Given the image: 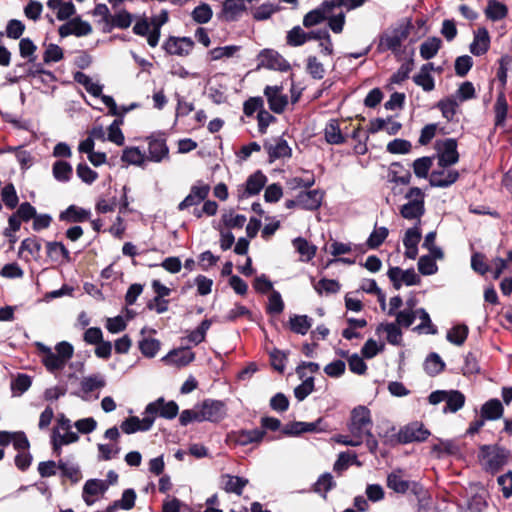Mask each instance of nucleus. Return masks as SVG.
Returning a JSON list of instances; mask_svg holds the SVG:
<instances>
[{"label": "nucleus", "instance_id": "4d7b16f0", "mask_svg": "<svg viewBox=\"0 0 512 512\" xmlns=\"http://www.w3.org/2000/svg\"><path fill=\"white\" fill-rule=\"evenodd\" d=\"M413 81L426 92L432 91L435 87L433 76L421 69L413 76Z\"/></svg>", "mask_w": 512, "mask_h": 512}, {"label": "nucleus", "instance_id": "e2e57ef3", "mask_svg": "<svg viewBox=\"0 0 512 512\" xmlns=\"http://www.w3.org/2000/svg\"><path fill=\"white\" fill-rule=\"evenodd\" d=\"M213 12L208 4H201L192 11V18L200 24H205L212 18Z\"/></svg>", "mask_w": 512, "mask_h": 512}, {"label": "nucleus", "instance_id": "e433bc0d", "mask_svg": "<svg viewBox=\"0 0 512 512\" xmlns=\"http://www.w3.org/2000/svg\"><path fill=\"white\" fill-rule=\"evenodd\" d=\"M293 247L300 255V260L304 262L310 261L316 254L317 248L302 237L295 238L292 241Z\"/></svg>", "mask_w": 512, "mask_h": 512}, {"label": "nucleus", "instance_id": "c03bdc74", "mask_svg": "<svg viewBox=\"0 0 512 512\" xmlns=\"http://www.w3.org/2000/svg\"><path fill=\"white\" fill-rule=\"evenodd\" d=\"M31 378L26 374H18L11 381V391L13 396H20L31 386Z\"/></svg>", "mask_w": 512, "mask_h": 512}, {"label": "nucleus", "instance_id": "09e8293b", "mask_svg": "<svg viewBox=\"0 0 512 512\" xmlns=\"http://www.w3.org/2000/svg\"><path fill=\"white\" fill-rule=\"evenodd\" d=\"M212 322L209 319H205L201 324L193 331H190L187 338L189 342L198 345L205 340L206 333L209 330Z\"/></svg>", "mask_w": 512, "mask_h": 512}, {"label": "nucleus", "instance_id": "a19ab883", "mask_svg": "<svg viewBox=\"0 0 512 512\" xmlns=\"http://www.w3.org/2000/svg\"><path fill=\"white\" fill-rule=\"evenodd\" d=\"M75 81L83 85L88 93L92 96L99 97L102 93V86L94 82L88 75L77 72L74 77Z\"/></svg>", "mask_w": 512, "mask_h": 512}, {"label": "nucleus", "instance_id": "6ab92c4d", "mask_svg": "<svg viewBox=\"0 0 512 512\" xmlns=\"http://www.w3.org/2000/svg\"><path fill=\"white\" fill-rule=\"evenodd\" d=\"M109 485L107 484V481L99 480V479H90L88 480L84 487L82 492V498L84 502L91 506L95 503L97 496L103 494L107 489Z\"/></svg>", "mask_w": 512, "mask_h": 512}, {"label": "nucleus", "instance_id": "8fccbe9b", "mask_svg": "<svg viewBox=\"0 0 512 512\" xmlns=\"http://www.w3.org/2000/svg\"><path fill=\"white\" fill-rule=\"evenodd\" d=\"M122 161L140 166L145 161V155L137 147H127L123 150Z\"/></svg>", "mask_w": 512, "mask_h": 512}, {"label": "nucleus", "instance_id": "79ce46f5", "mask_svg": "<svg viewBox=\"0 0 512 512\" xmlns=\"http://www.w3.org/2000/svg\"><path fill=\"white\" fill-rule=\"evenodd\" d=\"M494 111H495V125L503 126L504 122L506 120V117H507V113H508V103H507L506 97L503 92H500L497 97V100H496V103L494 106Z\"/></svg>", "mask_w": 512, "mask_h": 512}, {"label": "nucleus", "instance_id": "680f3d73", "mask_svg": "<svg viewBox=\"0 0 512 512\" xmlns=\"http://www.w3.org/2000/svg\"><path fill=\"white\" fill-rule=\"evenodd\" d=\"M417 317L421 320V323L416 327L417 330L426 334H435L437 332V329L433 326L430 316L425 309H418Z\"/></svg>", "mask_w": 512, "mask_h": 512}, {"label": "nucleus", "instance_id": "f257e3e1", "mask_svg": "<svg viewBox=\"0 0 512 512\" xmlns=\"http://www.w3.org/2000/svg\"><path fill=\"white\" fill-rule=\"evenodd\" d=\"M372 425L371 412L366 406L360 405L351 411L348 425L350 434L357 439H361L362 443L365 439L368 449L374 453L377 450L378 442L372 435Z\"/></svg>", "mask_w": 512, "mask_h": 512}, {"label": "nucleus", "instance_id": "a211bd4d", "mask_svg": "<svg viewBox=\"0 0 512 512\" xmlns=\"http://www.w3.org/2000/svg\"><path fill=\"white\" fill-rule=\"evenodd\" d=\"M92 32L91 25L81 20L80 18H73L67 23L59 27V35L64 38L69 35H75L77 37L89 35Z\"/></svg>", "mask_w": 512, "mask_h": 512}, {"label": "nucleus", "instance_id": "c85d7f7f", "mask_svg": "<svg viewBox=\"0 0 512 512\" xmlns=\"http://www.w3.org/2000/svg\"><path fill=\"white\" fill-rule=\"evenodd\" d=\"M322 198L319 190L301 192L297 195V205L306 210H316L320 207Z\"/></svg>", "mask_w": 512, "mask_h": 512}, {"label": "nucleus", "instance_id": "774afa93", "mask_svg": "<svg viewBox=\"0 0 512 512\" xmlns=\"http://www.w3.org/2000/svg\"><path fill=\"white\" fill-rule=\"evenodd\" d=\"M432 166V160L429 157L418 158L413 163V170L417 177L426 178Z\"/></svg>", "mask_w": 512, "mask_h": 512}, {"label": "nucleus", "instance_id": "c756f323", "mask_svg": "<svg viewBox=\"0 0 512 512\" xmlns=\"http://www.w3.org/2000/svg\"><path fill=\"white\" fill-rule=\"evenodd\" d=\"M314 37H319L316 31L305 32L300 26H295L287 32L286 42L289 46L298 47Z\"/></svg>", "mask_w": 512, "mask_h": 512}, {"label": "nucleus", "instance_id": "f3484780", "mask_svg": "<svg viewBox=\"0 0 512 512\" xmlns=\"http://www.w3.org/2000/svg\"><path fill=\"white\" fill-rule=\"evenodd\" d=\"M154 423V417L144 413L143 418L131 416L121 423V430L125 434H133L139 431H148Z\"/></svg>", "mask_w": 512, "mask_h": 512}, {"label": "nucleus", "instance_id": "c9c22d12", "mask_svg": "<svg viewBox=\"0 0 512 512\" xmlns=\"http://www.w3.org/2000/svg\"><path fill=\"white\" fill-rule=\"evenodd\" d=\"M504 408L498 399H491L481 407V417L485 420H497L503 416Z\"/></svg>", "mask_w": 512, "mask_h": 512}, {"label": "nucleus", "instance_id": "1a4fd4ad", "mask_svg": "<svg viewBox=\"0 0 512 512\" xmlns=\"http://www.w3.org/2000/svg\"><path fill=\"white\" fill-rule=\"evenodd\" d=\"M266 182L267 177L261 171L254 172L248 177L244 185L238 187V197L243 199L257 195L263 189Z\"/></svg>", "mask_w": 512, "mask_h": 512}, {"label": "nucleus", "instance_id": "cd10ccee", "mask_svg": "<svg viewBox=\"0 0 512 512\" xmlns=\"http://www.w3.org/2000/svg\"><path fill=\"white\" fill-rule=\"evenodd\" d=\"M265 149L269 155L270 162L277 159L289 158L292 153L288 143L283 139H276L271 143H266Z\"/></svg>", "mask_w": 512, "mask_h": 512}, {"label": "nucleus", "instance_id": "052dcab7", "mask_svg": "<svg viewBox=\"0 0 512 512\" xmlns=\"http://www.w3.org/2000/svg\"><path fill=\"white\" fill-rule=\"evenodd\" d=\"M132 23V15L126 10H121L114 14L110 21V28L117 27L121 29L128 28Z\"/></svg>", "mask_w": 512, "mask_h": 512}, {"label": "nucleus", "instance_id": "58836bf2", "mask_svg": "<svg viewBox=\"0 0 512 512\" xmlns=\"http://www.w3.org/2000/svg\"><path fill=\"white\" fill-rule=\"evenodd\" d=\"M507 7L497 0H489L485 9L487 18L492 21H498L506 17Z\"/></svg>", "mask_w": 512, "mask_h": 512}, {"label": "nucleus", "instance_id": "4be33fe9", "mask_svg": "<svg viewBox=\"0 0 512 512\" xmlns=\"http://www.w3.org/2000/svg\"><path fill=\"white\" fill-rule=\"evenodd\" d=\"M249 480L243 477L231 474H223L220 476L219 485L227 493H234L240 496L243 489L248 485Z\"/></svg>", "mask_w": 512, "mask_h": 512}, {"label": "nucleus", "instance_id": "9b49d317", "mask_svg": "<svg viewBox=\"0 0 512 512\" xmlns=\"http://www.w3.org/2000/svg\"><path fill=\"white\" fill-rule=\"evenodd\" d=\"M395 289L399 290L403 284L407 286L416 285L420 282V277L414 269L402 270L399 267H392L387 273Z\"/></svg>", "mask_w": 512, "mask_h": 512}, {"label": "nucleus", "instance_id": "2eb2a0df", "mask_svg": "<svg viewBox=\"0 0 512 512\" xmlns=\"http://www.w3.org/2000/svg\"><path fill=\"white\" fill-rule=\"evenodd\" d=\"M210 191V187L204 183H197L191 187L190 193L178 205L180 211H184L190 207L197 206L206 199Z\"/></svg>", "mask_w": 512, "mask_h": 512}, {"label": "nucleus", "instance_id": "f8f14e48", "mask_svg": "<svg viewBox=\"0 0 512 512\" xmlns=\"http://www.w3.org/2000/svg\"><path fill=\"white\" fill-rule=\"evenodd\" d=\"M450 166H439L432 171L429 177L430 185L433 187H448L459 178V173Z\"/></svg>", "mask_w": 512, "mask_h": 512}, {"label": "nucleus", "instance_id": "72a5a7b5", "mask_svg": "<svg viewBox=\"0 0 512 512\" xmlns=\"http://www.w3.org/2000/svg\"><path fill=\"white\" fill-rule=\"evenodd\" d=\"M90 211L84 208L70 205L65 211L61 212L59 218L68 223L84 222L90 218Z\"/></svg>", "mask_w": 512, "mask_h": 512}, {"label": "nucleus", "instance_id": "ddd939ff", "mask_svg": "<svg viewBox=\"0 0 512 512\" xmlns=\"http://www.w3.org/2000/svg\"><path fill=\"white\" fill-rule=\"evenodd\" d=\"M264 95L267 98L269 108L274 113L280 114L285 110L288 104V98L283 94V86H266Z\"/></svg>", "mask_w": 512, "mask_h": 512}, {"label": "nucleus", "instance_id": "423d86ee", "mask_svg": "<svg viewBox=\"0 0 512 512\" xmlns=\"http://www.w3.org/2000/svg\"><path fill=\"white\" fill-rule=\"evenodd\" d=\"M438 166H451L458 162L459 154L455 139L446 138L436 142Z\"/></svg>", "mask_w": 512, "mask_h": 512}, {"label": "nucleus", "instance_id": "20e7f679", "mask_svg": "<svg viewBox=\"0 0 512 512\" xmlns=\"http://www.w3.org/2000/svg\"><path fill=\"white\" fill-rule=\"evenodd\" d=\"M407 202L400 208V214L407 220H420L425 212L424 192L418 187H412L405 194Z\"/></svg>", "mask_w": 512, "mask_h": 512}, {"label": "nucleus", "instance_id": "393cba45", "mask_svg": "<svg viewBox=\"0 0 512 512\" xmlns=\"http://www.w3.org/2000/svg\"><path fill=\"white\" fill-rule=\"evenodd\" d=\"M79 440V435L72 429L69 430H53L51 442L53 450L60 454L61 448L66 445L76 443Z\"/></svg>", "mask_w": 512, "mask_h": 512}, {"label": "nucleus", "instance_id": "7c9ffc66", "mask_svg": "<svg viewBox=\"0 0 512 512\" xmlns=\"http://www.w3.org/2000/svg\"><path fill=\"white\" fill-rule=\"evenodd\" d=\"M12 444L18 452L29 449V441L24 432H4L2 431V447Z\"/></svg>", "mask_w": 512, "mask_h": 512}, {"label": "nucleus", "instance_id": "603ef678", "mask_svg": "<svg viewBox=\"0 0 512 512\" xmlns=\"http://www.w3.org/2000/svg\"><path fill=\"white\" fill-rule=\"evenodd\" d=\"M58 467L62 471V475L77 483L82 478L80 468L77 464L59 461Z\"/></svg>", "mask_w": 512, "mask_h": 512}, {"label": "nucleus", "instance_id": "f704fd0d", "mask_svg": "<svg viewBox=\"0 0 512 512\" xmlns=\"http://www.w3.org/2000/svg\"><path fill=\"white\" fill-rule=\"evenodd\" d=\"M376 332L378 334L385 333L388 343L391 345H400L402 342V332L400 326L395 323H381L378 325Z\"/></svg>", "mask_w": 512, "mask_h": 512}, {"label": "nucleus", "instance_id": "4c0bfd02", "mask_svg": "<svg viewBox=\"0 0 512 512\" xmlns=\"http://www.w3.org/2000/svg\"><path fill=\"white\" fill-rule=\"evenodd\" d=\"M290 329L301 335H305L312 326V319L307 315H293L289 320Z\"/></svg>", "mask_w": 512, "mask_h": 512}, {"label": "nucleus", "instance_id": "0eeeda50", "mask_svg": "<svg viewBox=\"0 0 512 512\" xmlns=\"http://www.w3.org/2000/svg\"><path fill=\"white\" fill-rule=\"evenodd\" d=\"M387 487L396 493L404 494L407 491L415 495L422 493V486L417 482H410L404 479L403 471L398 469L387 476Z\"/></svg>", "mask_w": 512, "mask_h": 512}, {"label": "nucleus", "instance_id": "3c124183", "mask_svg": "<svg viewBox=\"0 0 512 512\" xmlns=\"http://www.w3.org/2000/svg\"><path fill=\"white\" fill-rule=\"evenodd\" d=\"M468 335V327L466 325H456L447 333V340L455 345H462Z\"/></svg>", "mask_w": 512, "mask_h": 512}, {"label": "nucleus", "instance_id": "338daca9", "mask_svg": "<svg viewBox=\"0 0 512 512\" xmlns=\"http://www.w3.org/2000/svg\"><path fill=\"white\" fill-rule=\"evenodd\" d=\"M2 202L9 209L17 207L19 198L13 185L9 184L2 188Z\"/></svg>", "mask_w": 512, "mask_h": 512}, {"label": "nucleus", "instance_id": "39448f33", "mask_svg": "<svg viewBox=\"0 0 512 512\" xmlns=\"http://www.w3.org/2000/svg\"><path fill=\"white\" fill-rule=\"evenodd\" d=\"M429 403L437 405L441 402H446L444 412L455 413L460 410L465 404V396L457 390H437L429 395Z\"/></svg>", "mask_w": 512, "mask_h": 512}, {"label": "nucleus", "instance_id": "6e6d98bb", "mask_svg": "<svg viewBox=\"0 0 512 512\" xmlns=\"http://www.w3.org/2000/svg\"><path fill=\"white\" fill-rule=\"evenodd\" d=\"M121 124L122 120H114L113 123L108 127L107 140L118 146L124 145L125 142L124 134L120 129Z\"/></svg>", "mask_w": 512, "mask_h": 512}, {"label": "nucleus", "instance_id": "49530a36", "mask_svg": "<svg viewBox=\"0 0 512 512\" xmlns=\"http://www.w3.org/2000/svg\"><path fill=\"white\" fill-rule=\"evenodd\" d=\"M136 499V493L133 489H127L123 492L122 497L119 501L115 502L112 506L108 507L107 512H114L117 507L124 510H130Z\"/></svg>", "mask_w": 512, "mask_h": 512}, {"label": "nucleus", "instance_id": "473e14b6", "mask_svg": "<svg viewBox=\"0 0 512 512\" xmlns=\"http://www.w3.org/2000/svg\"><path fill=\"white\" fill-rule=\"evenodd\" d=\"M169 149L163 139H151L148 143V159L159 163L168 157Z\"/></svg>", "mask_w": 512, "mask_h": 512}, {"label": "nucleus", "instance_id": "69168bd1", "mask_svg": "<svg viewBox=\"0 0 512 512\" xmlns=\"http://www.w3.org/2000/svg\"><path fill=\"white\" fill-rule=\"evenodd\" d=\"M389 231L386 227L375 228L370 234L367 245L374 249L379 247L387 238Z\"/></svg>", "mask_w": 512, "mask_h": 512}, {"label": "nucleus", "instance_id": "13d9d810", "mask_svg": "<svg viewBox=\"0 0 512 512\" xmlns=\"http://www.w3.org/2000/svg\"><path fill=\"white\" fill-rule=\"evenodd\" d=\"M315 291L319 294H332L340 290V285L333 279H322L314 284Z\"/></svg>", "mask_w": 512, "mask_h": 512}, {"label": "nucleus", "instance_id": "f03ea898", "mask_svg": "<svg viewBox=\"0 0 512 512\" xmlns=\"http://www.w3.org/2000/svg\"><path fill=\"white\" fill-rule=\"evenodd\" d=\"M37 347L43 364L50 372L62 370L74 353L73 346L66 341L58 343L54 350L42 343H37Z\"/></svg>", "mask_w": 512, "mask_h": 512}, {"label": "nucleus", "instance_id": "5701e85b", "mask_svg": "<svg viewBox=\"0 0 512 512\" xmlns=\"http://www.w3.org/2000/svg\"><path fill=\"white\" fill-rule=\"evenodd\" d=\"M429 431L424 428L423 424L414 422L403 429L399 433L400 440L408 443L413 441H424L429 436Z\"/></svg>", "mask_w": 512, "mask_h": 512}, {"label": "nucleus", "instance_id": "4468645a", "mask_svg": "<svg viewBox=\"0 0 512 512\" xmlns=\"http://www.w3.org/2000/svg\"><path fill=\"white\" fill-rule=\"evenodd\" d=\"M178 410V405L174 401L165 402L163 399H158L147 405L145 414L154 418L159 415L166 419H173L178 414Z\"/></svg>", "mask_w": 512, "mask_h": 512}, {"label": "nucleus", "instance_id": "dca6fc26", "mask_svg": "<svg viewBox=\"0 0 512 512\" xmlns=\"http://www.w3.org/2000/svg\"><path fill=\"white\" fill-rule=\"evenodd\" d=\"M195 359V354L187 348H177L166 354L161 361L176 368L185 367Z\"/></svg>", "mask_w": 512, "mask_h": 512}, {"label": "nucleus", "instance_id": "bf43d9fd", "mask_svg": "<svg viewBox=\"0 0 512 512\" xmlns=\"http://www.w3.org/2000/svg\"><path fill=\"white\" fill-rule=\"evenodd\" d=\"M98 457L101 460H110L120 452V447L117 443H99L97 445Z\"/></svg>", "mask_w": 512, "mask_h": 512}, {"label": "nucleus", "instance_id": "5fc2aeb1", "mask_svg": "<svg viewBox=\"0 0 512 512\" xmlns=\"http://www.w3.org/2000/svg\"><path fill=\"white\" fill-rule=\"evenodd\" d=\"M444 368V362L436 353L430 354L424 363L425 371L430 375L439 374Z\"/></svg>", "mask_w": 512, "mask_h": 512}, {"label": "nucleus", "instance_id": "412c9836", "mask_svg": "<svg viewBox=\"0 0 512 512\" xmlns=\"http://www.w3.org/2000/svg\"><path fill=\"white\" fill-rule=\"evenodd\" d=\"M260 65L278 71H287L290 68L289 63L279 53L273 50H264L260 54Z\"/></svg>", "mask_w": 512, "mask_h": 512}, {"label": "nucleus", "instance_id": "37998d69", "mask_svg": "<svg viewBox=\"0 0 512 512\" xmlns=\"http://www.w3.org/2000/svg\"><path fill=\"white\" fill-rule=\"evenodd\" d=\"M441 40L439 38H429L420 46V55L423 59L429 60L433 58L439 51Z\"/></svg>", "mask_w": 512, "mask_h": 512}, {"label": "nucleus", "instance_id": "7ed1b4c3", "mask_svg": "<svg viewBox=\"0 0 512 512\" xmlns=\"http://www.w3.org/2000/svg\"><path fill=\"white\" fill-rule=\"evenodd\" d=\"M508 455L506 449L497 445H482L478 458L484 470L494 473L506 464Z\"/></svg>", "mask_w": 512, "mask_h": 512}, {"label": "nucleus", "instance_id": "de8ad7c7", "mask_svg": "<svg viewBox=\"0 0 512 512\" xmlns=\"http://www.w3.org/2000/svg\"><path fill=\"white\" fill-rule=\"evenodd\" d=\"M53 176L60 182H67L71 178L73 169L72 166L65 161H57L53 165Z\"/></svg>", "mask_w": 512, "mask_h": 512}, {"label": "nucleus", "instance_id": "9d476101", "mask_svg": "<svg viewBox=\"0 0 512 512\" xmlns=\"http://www.w3.org/2000/svg\"><path fill=\"white\" fill-rule=\"evenodd\" d=\"M406 37L407 33L402 27L388 30L381 35L378 48L380 51L391 50L396 52Z\"/></svg>", "mask_w": 512, "mask_h": 512}, {"label": "nucleus", "instance_id": "0e129e2a", "mask_svg": "<svg viewBox=\"0 0 512 512\" xmlns=\"http://www.w3.org/2000/svg\"><path fill=\"white\" fill-rule=\"evenodd\" d=\"M47 252H48V255L55 260H58L60 258H63L65 260L70 259L69 251L60 242L48 243L47 244Z\"/></svg>", "mask_w": 512, "mask_h": 512}, {"label": "nucleus", "instance_id": "6e6552de", "mask_svg": "<svg viewBox=\"0 0 512 512\" xmlns=\"http://www.w3.org/2000/svg\"><path fill=\"white\" fill-rule=\"evenodd\" d=\"M202 422H219L226 417L227 409L220 400L207 399L198 405Z\"/></svg>", "mask_w": 512, "mask_h": 512}, {"label": "nucleus", "instance_id": "ea45409f", "mask_svg": "<svg viewBox=\"0 0 512 512\" xmlns=\"http://www.w3.org/2000/svg\"><path fill=\"white\" fill-rule=\"evenodd\" d=\"M325 139L330 144H341L344 142L339 123L337 120H330L325 127Z\"/></svg>", "mask_w": 512, "mask_h": 512}, {"label": "nucleus", "instance_id": "bb28decb", "mask_svg": "<svg viewBox=\"0 0 512 512\" xmlns=\"http://www.w3.org/2000/svg\"><path fill=\"white\" fill-rule=\"evenodd\" d=\"M490 47V36L486 28H478L470 44V52L475 56L484 55Z\"/></svg>", "mask_w": 512, "mask_h": 512}, {"label": "nucleus", "instance_id": "b1692460", "mask_svg": "<svg viewBox=\"0 0 512 512\" xmlns=\"http://www.w3.org/2000/svg\"><path fill=\"white\" fill-rule=\"evenodd\" d=\"M335 5V0L331 2H325L321 5V7L308 12L303 18L304 27L310 28L323 22L328 17L332 7Z\"/></svg>", "mask_w": 512, "mask_h": 512}, {"label": "nucleus", "instance_id": "2f4dec72", "mask_svg": "<svg viewBox=\"0 0 512 512\" xmlns=\"http://www.w3.org/2000/svg\"><path fill=\"white\" fill-rule=\"evenodd\" d=\"M145 328L141 330L143 336L138 342V348L141 354L146 358H154L161 349V342L150 336H144Z\"/></svg>", "mask_w": 512, "mask_h": 512}, {"label": "nucleus", "instance_id": "a18cd8bd", "mask_svg": "<svg viewBox=\"0 0 512 512\" xmlns=\"http://www.w3.org/2000/svg\"><path fill=\"white\" fill-rule=\"evenodd\" d=\"M105 386V380L101 375H89L81 380V390L90 393Z\"/></svg>", "mask_w": 512, "mask_h": 512}, {"label": "nucleus", "instance_id": "aec40b11", "mask_svg": "<svg viewBox=\"0 0 512 512\" xmlns=\"http://www.w3.org/2000/svg\"><path fill=\"white\" fill-rule=\"evenodd\" d=\"M194 43L188 37H170L164 43V49L171 55L187 56L193 49Z\"/></svg>", "mask_w": 512, "mask_h": 512}, {"label": "nucleus", "instance_id": "a878e982", "mask_svg": "<svg viewBox=\"0 0 512 512\" xmlns=\"http://www.w3.org/2000/svg\"><path fill=\"white\" fill-rule=\"evenodd\" d=\"M421 240V231L418 227L406 230L403 244L405 247V256L409 259H415L418 255V244Z\"/></svg>", "mask_w": 512, "mask_h": 512}, {"label": "nucleus", "instance_id": "864d4df0", "mask_svg": "<svg viewBox=\"0 0 512 512\" xmlns=\"http://www.w3.org/2000/svg\"><path fill=\"white\" fill-rule=\"evenodd\" d=\"M334 486L335 482L333 480V476L330 473H325L318 478L314 485V491L321 494L323 498L326 499L327 492Z\"/></svg>", "mask_w": 512, "mask_h": 512}]
</instances>
